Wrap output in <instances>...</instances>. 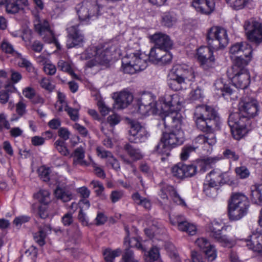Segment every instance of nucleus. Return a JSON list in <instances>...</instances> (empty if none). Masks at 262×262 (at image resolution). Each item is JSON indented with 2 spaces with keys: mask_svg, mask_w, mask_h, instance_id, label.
Returning a JSON list of instances; mask_svg holds the SVG:
<instances>
[{
  "mask_svg": "<svg viewBox=\"0 0 262 262\" xmlns=\"http://www.w3.org/2000/svg\"><path fill=\"white\" fill-rule=\"evenodd\" d=\"M196 126L205 135H200L194 140L193 146H212L216 143L215 133L220 130L221 121L218 114L211 106L202 105L196 107L193 117Z\"/></svg>",
  "mask_w": 262,
  "mask_h": 262,
  "instance_id": "f257e3e1",
  "label": "nucleus"
},
{
  "mask_svg": "<svg viewBox=\"0 0 262 262\" xmlns=\"http://www.w3.org/2000/svg\"><path fill=\"white\" fill-rule=\"evenodd\" d=\"M207 41L208 47H201L197 51V58L204 70L213 67L215 58L212 49L217 50L224 48L229 42L227 31L219 27H211L208 31Z\"/></svg>",
  "mask_w": 262,
  "mask_h": 262,
  "instance_id": "f03ea898",
  "label": "nucleus"
},
{
  "mask_svg": "<svg viewBox=\"0 0 262 262\" xmlns=\"http://www.w3.org/2000/svg\"><path fill=\"white\" fill-rule=\"evenodd\" d=\"M115 47L108 44L99 45L88 48L80 55L82 60L89 59L86 66L92 67L97 64L107 63L112 58Z\"/></svg>",
  "mask_w": 262,
  "mask_h": 262,
  "instance_id": "7ed1b4c3",
  "label": "nucleus"
},
{
  "mask_svg": "<svg viewBox=\"0 0 262 262\" xmlns=\"http://www.w3.org/2000/svg\"><path fill=\"white\" fill-rule=\"evenodd\" d=\"M155 96L151 93H142L137 100V113L142 117L157 115L164 120L162 100L155 101Z\"/></svg>",
  "mask_w": 262,
  "mask_h": 262,
  "instance_id": "20e7f679",
  "label": "nucleus"
},
{
  "mask_svg": "<svg viewBox=\"0 0 262 262\" xmlns=\"http://www.w3.org/2000/svg\"><path fill=\"white\" fill-rule=\"evenodd\" d=\"M167 77L171 80L168 83L170 88L178 91L182 88V84L193 81L195 76L192 68L185 64H177L170 70Z\"/></svg>",
  "mask_w": 262,
  "mask_h": 262,
  "instance_id": "39448f33",
  "label": "nucleus"
},
{
  "mask_svg": "<svg viewBox=\"0 0 262 262\" xmlns=\"http://www.w3.org/2000/svg\"><path fill=\"white\" fill-rule=\"evenodd\" d=\"M79 21L88 24L101 14V8L97 0H84L76 7Z\"/></svg>",
  "mask_w": 262,
  "mask_h": 262,
  "instance_id": "423d86ee",
  "label": "nucleus"
},
{
  "mask_svg": "<svg viewBox=\"0 0 262 262\" xmlns=\"http://www.w3.org/2000/svg\"><path fill=\"white\" fill-rule=\"evenodd\" d=\"M147 57L144 54H133L124 57L122 67L124 72L135 74L144 70L147 66Z\"/></svg>",
  "mask_w": 262,
  "mask_h": 262,
  "instance_id": "0eeeda50",
  "label": "nucleus"
},
{
  "mask_svg": "<svg viewBox=\"0 0 262 262\" xmlns=\"http://www.w3.org/2000/svg\"><path fill=\"white\" fill-rule=\"evenodd\" d=\"M238 112L242 116L247 119L250 124V120L258 114L259 104L257 101L251 97L245 96L242 98L238 105Z\"/></svg>",
  "mask_w": 262,
  "mask_h": 262,
  "instance_id": "6e6552de",
  "label": "nucleus"
},
{
  "mask_svg": "<svg viewBox=\"0 0 262 262\" xmlns=\"http://www.w3.org/2000/svg\"><path fill=\"white\" fill-rule=\"evenodd\" d=\"M244 28L250 41L257 45L262 42V23L250 18L245 21Z\"/></svg>",
  "mask_w": 262,
  "mask_h": 262,
  "instance_id": "1a4fd4ad",
  "label": "nucleus"
},
{
  "mask_svg": "<svg viewBox=\"0 0 262 262\" xmlns=\"http://www.w3.org/2000/svg\"><path fill=\"white\" fill-rule=\"evenodd\" d=\"M35 30L41 36L45 41L48 43H55L59 49V45L57 42L53 31L51 30L48 21L41 19L38 16H36L34 20Z\"/></svg>",
  "mask_w": 262,
  "mask_h": 262,
  "instance_id": "9d476101",
  "label": "nucleus"
},
{
  "mask_svg": "<svg viewBox=\"0 0 262 262\" xmlns=\"http://www.w3.org/2000/svg\"><path fill=\"white\" fill-rule=\"evenodd\" d=\"M67 180L62 176L52 174L51 179V184L57 185V188L54 191L56 197L62 201L66 202L72 198V194L66 189Z\"/></svg>",
  "mask_w": 262,
  "mask_h": 262,
  "instance_id": "9b49d317",
  "label": "nucleus"
},
{
  "mask_svg": "<svg viewBox=\"0 0 262 262\" xmlns=\"http://www.w3.org/2000/svg\"><path fill=\"white\" fill-rule=\"evenodd\" d=\"M79 24L74 21L69 24L67 28L68 37L67 46L68 48L80 47L84 42V37L82 32L78 29Z\"/></svg>",
  "mask_w": 262,
  "mask_h": 262,
  "instance_id": "f8f14e48",
  "label": "nucleus"
},
{
  "mask_svg": "<svg viewBox=\"0 0 262 262\" xmlns=\"http://www.w3.org/2000/svg\"><path fill=\"white\" fill-rule=\"evenodd\" d=\"M129 134V140L135 143L145 142L149 136L146 128L139 122L136 121L130 123Z\"/></svg>",
  "mask_w": 262,
  "mask_h": 262,
  "instance_id": "ddd939ff",
  "label": "nucleus"
},
{
  "mask_svg": "<svg viewBox=\"0 0 262 262\" xmlns=\"http://www.w3.org/2000/svg\"><path fill=\"white\" fill-rule=\"evenodd\" d=\"M225 227L222 224L217 221H213L208 226L207 231L210 236L216 241L224 244H228L230 242L229 238L226 235L222 234V231L226 230Z\"/></svg>",
  "mask_w": 262,
  "mask_h": 262,
  "instance_id": "4468645a",
  "label": "nucleus"
},
{
  "mask_svg": "<svg viewBox=\"0 0 262 262\" xmlns=\"http://www.w3.org/2000/svg\"><path fill=\"white\" fill-rule=\"evenodd\" d=\"M58 100L55 104V108L58 112L65 111L67 112L71 119L76 121L78 119V110L77 108H73L68 106L67 102L65 100V95L58 92Z\"/></svg>",
  "mask_w": 262,
  "mask_h": 262,
  "instance_id": "2eb2a0df",
  "label": "nucleus"
},
{
  "mask_svg": "<svg viewBox=\"0 0 262 262\" xmlns=\"http://www.w3.org/2000/svg\"><path fill=\"white\" fill-rule=\"evenodd\" d=\"M227 75L237 88L245 89L250 84V76L249 72H239L237 74L235 73L227 72Z\"/></svg>",
  "mask_w": 262,
  "mask_h": 262,
  "instance_id": "dca6fc26",
  "label": "nucleus"
},
{
  "mask_svg": "<svg viewBox=\"0 0 262 262\" xmlns=\"http://www.w3.org/2000/svg\"><path fill=\"white\" fill-rule=\"evenodd\" d=\"M252 55L244 57L243 55L234 57L233 60V65L231 69L227 72L239 73V72H249L247 66L251 60Z\"/></svg>",
  "mask_w": 262,
  "mask_h": 262,
  "instance_id": "f3484780",
  "label": "nucleus"
},
{
  "mask_svg": "<svg viewBox=\"0 0 262 262\" xmlns=\"http://www.w3.org/2000/svg\"><path fill=\"white\" fill-rule=\"evenodd\" d=\"M114 98L115 99L114 107L116 109L126 107L133 100V94L125 90L115 93Z\"/></svg>",
  "mask_w": 262,
  "mask_h": 262,
  "instance_id": "a211bd4d",
  "label": "nucleus"
},
{
  "mask_svg": "<svg viewBox=\"0 0 262 262\" xmlns=\"http://www.w3.org/2000/svg\"><path fill=\"white\" fill-rule=\"evenodd\" d=\"M252 50L251 46L246 42H237L233 45L230 49L231 57L233 59L236 56L240 55L248 57L252 55Z\"/></svg>",
  "mask_w": 262,
  "mask_h": 262,
  "instance_id": "6ab92c4d",
  "label": "nucleus"
},
{
  "mask_svg": "<svg viewBox=\"0 0 262 262\" xmlns=\"http://www.w3.org/2000/svg\"><path fill=\"white\" fill-rule=\"evenodd\" d=\"M97 155L101 158L107 159V165L110 166L115 170H118L120 168L118 161L115 158L112 154L103 149L102 147H97L96 148Z\"/></svg>",
  "mask_w": 262,
  "mask_h": 262,
  "instance_id": "aec40b11",
  "label": "nucleus"
},
{
  "mask_svg": "<svg viewBox=\"0 0 262 262\" xmlns=\"http://www.w3.org/2000/svg\"><path fill=\"white\" fill-rule=\"evenodd\" d=\"M192 6L198 11L209 14L213 11L215 4L213 0H193Z\"/></svg>",
  "mask_w": 262,
  "mask_h": 262,
  "instance_id": "412c9836",
  "label": "nucleus"
},
{
  "mask_svg": "<svg viewBox=\"0 0 262 262\" xmlns=\"http://www.w3.org/2000/svg\"><path fill=\"white\" fill-rule=\"evenodd\" d=\"M247 246L250 249L260 253L262 252V233L254 232L250 236V239L247 241Z\"/></svg>",
  "mask_w": 262,
  "mask_h": 262,
  "instance_id": "4be33fe9",
  "label": "nucleus"
},
{
  "mask_svg": "<svg viewBox=\"0 0 262 262\" xmlns=\"http://www.w3.org/2000/svg\"><path fill=\"white\" fill-rule=\"evenodd\" d=\"M228 204L237 208L247 209H248L249 206V202L248 198L241 193L233 194Z\"/></svg>",
  "mask_w": 262,
  "mask_h": 262,
  "instance_id": "5701e85b",
  "label": "nucleus"
},
{
  "mask_svg": "<svg viewBox=\"0 0 262 262\" xmlns=\"http://www.w3.org/2000/svg\"><path fill=\"white\" fill-rule=\"evenodd\" d=\"M228 124L230 128L235 126H247L249 123L247 122V119L242 116L240 112L231 113L228 118Z\"/></svg>",
  "mask_w": 262,
  "mask_h": 262,
  "instance_id": "b1692460",
  "label": "nucleus"
},
{
  "mask_svg": "<svg viewBox=\"0 0 262 262\" xmlns=\"http://www.w3.org/2000/svg\"><path fill=\"white\" fill-rule=\"evenodd\" d=\"M120 117L116 114H112L107 117V122H103L101 124V130L105 135L109 134L112 131L113 127L119 123Z\"/></svg>",
  "mask_w": 262,
  "mask_h": 262,
  "instance_id": "393cba45",
  "label": "nucleus"
},
{
  "mask_svg": "<svg viewBox=\"0 0 262 262\" xmlns=\"http://www.w3.org/2000/svg\"><path fill=\"white\" fill-rule=\"evenodd\" d=\"M228 209L229 219L232 221H237L241 219L247 213L248 210L247 209L237 208L229 204H228Z\"/></svg>",
  "mask_w": 262,
  "mask_h": 262,
  "instance_id": "a878e982",
  "label": "nucleus"
},
{
  "mask_svg": "<svg viewBox=\"0 0 262 262\" xmlns=\"http://www.w3.org/2000/svg\"><path fill=\"white\" fill-rule=\"evenodd\" d=\"M165 193L167 198L171 199L174 203L182 206L186 205L184 199L180 196L177 189L173 186H167Z\"/></svg>",
  "mask_w": 262,
  "mask_h": 262,
  "instance_id": "bb28decb",
  "label": "nucleus"
},
{
  "mask_svg": "<svg viewBox=\"0 0 262 262\" xmlns=\"http://www.w3.org/2000/svg\"><path fill=\"white\" fill-rule=\"evenodd\" d=\"M73 157L74 165H80L86 166L89 165V163L84 160L85 150L82 147L80 146L76 148L73 152Z\"/></svg>",
  "mask_w": 262,
  "mask_h": 262,
  "instance_id": "cd10ccee",
  "label": "nucleus"
},
{
  "mask_svg": "<svg viewBox=\"0 0 262 262\" xmlns=\"http://www.w3.org/2000/svg\"><path fill=\"white\" fill-rule=\"evenodd\" d=\"M167 106L169 107L167 110L169 112L180 110V99L177 94L168 95L165 98V108Z\"/></svg>",
  "mask_w": 262,
  "mask_h": 262,
  "instance_id": "c85d7f7f",
  "label": "nucleus"
},
{
  "mask_svg": "<svg viewBox=\"0 0 262 262\" xmlns=\"http://www.w3.org/2000/svg\"><path fill=\"white\" fill-rule=\"evenodd\" d=\"M164 47H154L150 50L148 58L154 63H158L164 56Z\"/></svg>",
  "mask_w": 262,
  "mask_h": 262,
  "instance_id": "c756f323",
  "label": "nucleus"
},
{
  "mask_svg": "<svg viewBox=\"0 0 262 262\" xmlns=\"http://www.w3.org/2000/svg\"><path fill=\"white\" fill-rule=\"evenodd\" d=\"M179 111L176 110L169 112V111L165 110V117H167L170 120H171L175 123L174 126L176 127H180L182 122L183 117Z\"/></svg>",
  "mask_w": 262,
  "mask_h": 262,
  "instance_id": "7c9ffc66",
  "label": "nucleus"
},
{
  "mask_svg": "<svg viewBox=\"0 0 262 262\" xmlns=\"http://www.w3.org/2000/svg\"><path fill=\"white\" fill-rule=\"evenodd\" d=\"M0 49L2 51L7 54L11 56H20V53L16 51L13 46L7 39H3L0 45Z\"/></svg>",
  "mask_w": 262,
  "mask_h": 262,
  "instance_id": "2f4dec72",
  "label": "nucleus"
},
{
  "mask_svg": "<svg viewBox=\"0 0 262 262\" xmlns=\"http://www.w3.org/2000/svg\"><path fill=\"white\" fill-rule=\"evenodd\" d=\"M165 249L167 250L168 256L173 262H181L177 249L171 242L167 241L165 243Z\"/></svg>",
  "mask_w": 262,
  "mask_h": 262,
  "instance_id": "473e14b6",
  "label": "nucleus"
},
{
  "mask_svg": "<svg viewBox=\"0 0 262 262\" xmlns=\"http://www.w3.org/2000/svg\"><path fill=\"white\" fill-rule=\"evenodd\" d=\"M216 158L207 157L201 160L198 163V166L200 168V171L204 172L210 168L211 165L216 162Z\"/></svg>",
  "mask_w": 262,
  "mask_h": 262,
  "instance_id": "72a5a7b5",
  "label": "nucleus"
},
{
  "mask_svg": "<svg viewBox=\"0 0 262 262\" xmlns=\"http://www.w3.org/2000/svg\"><path fill=\"white\" fill-rule=\"evenodd\" d=\"M220 174L212 171L206 177V181L204 184L215 188L217 186V184L220 183Z\"/></svg>",
  "mask_w": 262,
  "mask_h": 262,
  "instance_id": "f704fd0d",
  "label": "nucleus"
},
{
  "mask_svg": "<svg viewBox=\"0 0 262 262\" xmlns=\"http://www.w3.org/2000/svg\"><path fill=\"white\" fill-rule=\"evenodd\" d=\"M179 229L182 231L186 232L191 235L195 234L196 232V227L193 224L184 220L183 222L179 223Z\"/></svg>",
  "mask_w": 262,
  "mask_h": 262,
  "instance_id": "c9c22d12",
  "label": "nucleus"
},
{
  "mask_svg": "<svg viewBox=\"0 0 262 262\" xmlns=\"http://www.w3.org/2000/svg\"><path fill=\"white\" fill-rule=\"evenodd\" d=\"M124 149L129 157L134 160H140L143 157L142 153L139 149L136 148L130 144L125 145Z\"/></svg>",
  "mask_w": 262,
  "mask_h": 262,
  "instance_id": "e433bc0d",
  "label": "nucleus"
},
{
  "mask_svg": "<svg viewBox=\"0 0 262 262\" xmlns=\"http://www.w3.org/2000/svg\"><path fill=\"white\" fill-rule=\"evenodd\" d=\"M180 142L176 136V135L173 133H165V148H168L169 147H173L175 145L180 144Z\"/></svg>",
  "mask_w": 262,
  "mask_h": 262,
  "instance_id": "4c0bfd02",
  "label": "nucleus"
},
{
  "mask_svg": "<svg viewBox=\"0 0 262 262\" xmlns=\"http://www.w3.org/2000/svg\"><path fill=\"white\" fill-rule=\"evenodd\" d=\"M34 196L38 202L44 205L48 204L51 201L50 193L47 190H40Z\"/></svg>",
  "mask_w": 262,
  "mask_h": 262,
  "instance_id": "58836bf2",
  "label": "nucleus"
},
{
  "mask_svg": "<svg viewBox=\"0 0 262 262\" xmlns=\"http://www.w3.org/2000/svg\"><path fill=\"white\" fill-rule=\"evenodd\" d=\"M48 230H50L49 228L47 226H45L43 228L39 229L38 232L34 234V238L36 242L40 246H42L45 244V239Z\"/></svg>",
  "mask_w": 262,
  "mask_h": 262,
  "instance_id": "ea45409f",
  "label": "nucleus"
},
{
  "mask_svg": "<svg viewBox=\"0 0 262 262\" xmlns=\"http://www.w3.org/2000/svg\"><path fill=\"white\" fill-rule=\"evenodd\" d=\"M121 253L120 249L112 250L110 249H106L103 252L104 259L107 262H113L115 257L119 256Z\"/></svg>",
  "mask_w": 262,
  "mask_h": 262,
  "instance_id": "a19ab883",
  "label": "nucleus"
},
{
  "mask_svg": "<svg viewBox=\"0 0 262 262\" xmlns=\"http://www.w3.org/2000/svg\"><path fill=\"white\" fill-rule=\"evenodd\" d=\"M150 41L155 44V47H164V34L157 32L148 36Z\"/></svg>",
  "mask_w": 262,
  "mask_h": 262,
  "instance_id": "79ce46f5",
  "label": "nucleus"
},
{
  "mask_svg": "<svg viewBox=\"0 0 262 262\" xmlns=\"http://www.w3.org/2000/svg\"><path fill=\"white\" fill-rule=\"evenodd\" d=\"M125 230L127 233V236L124 239V245L126 247H136L138 249H142V247L139 239L136 237L128 239V230L126 228H125Z\"/></svg>",
  "mask_w": 262,
  "mask_h": 262,
  "instance_id": "37998d69",
  "label": "nucleus"
},
{
  "mask_svg": "<svg viewBox=\"0 0 262 262\" xmlns=\"http://www.w3.org/2000/svg\"><path fill=\"white\" fill-rule=\"evenodd\" d=\"M230 128L233 138L237 140L242 138L247 132L246 126L239 125Z\"/></svg>",
  "mask_w": 262,
  "mask_h": 262,
  "instance_id": "c03bdc74",
  "label": "nucleus"
},
{
  "mask_svg": "<svg viewBox=\"0 0 262 262\" xmlns=\"http://www.w3.org/2000/svg\"><path fill=\"white\" fill-rule=\"evenodd\" d=\"M17 58V63L18 66L21 68H25L29 72H32L34 68L31 63L27 59L23 57L21 54L20 56H14Z\"/></svg>",
  "mask_w": 262,
  "mask_h": 262,
  "instance_id": "a18cd8bd",
  "label": "nucleus"
},
{
  "mask_svg": "<svg viewBox=\"0 0 262 262\" xmlns=\"http://www.w3.org/2000/svg\"><path fill=\"white\" fill-rule=\"evenodd\" d=\"M132 198L136 204L140 205L147 209L150 208L151 203L150 201L147 199L141 196L138 193L134 194Z\"/></svg>",
  "mask_w": 262,
  "mask_h": 262,
  "instance_id": "49530a36",
  "label": "nucleus"
},
{
  "mask_svg": "<svg viewBox=\"0 0 262 262\" xmlns=\"http://www.w3.org/2000/svg\"><path fill=\"white\" fill-rule=\"evenodd\" d=\"M57 66L60 70L67 72L73 77H76V76L72 69L71 63L69 61L60 60L57 63Z\"/></svg>",
  "mask_w": 262,
  "mask_h": 262,
  "instance_id": "de8ad7c7",
  "label": "nucleus"
},
{
  "mask_svg": "<svg viewBox=\"0 0 262 262\" xmlns=\"http://www.w3.org/2000/svg\"><path fill=\"white\" fill-rule=\"evenodd\" d=\"M227 4L234 10H240L245 7L248 0H225Z\"/></svg>",
  "mask_w": 262,
  "mask_h": 262,
  "instance_id": "09e8293b",
  "label": "nucleus"
},
{
  "mask_svg": "<svg viewBox=\"0 0 262 262\" xmlns=\"http://www.w3.org/2000/svg\"><path fill=\"white\" fill-rule=\"evenodd\" d=\"M90 185L92 186L97 196L103 195L104 187L101 182L99 181L93 180L91 182Z\"/></svg>",
  "mask_w": 262,
  "mask_h": 262,
  "instance_id": "8fccbe9b",
  "label": "nucleus"
},
{
  "mask_svg": "<svg viewBox=\"0 0 262 262\" xmlns=\"http://www.w3.org/2000/svg\"><path fill=\"white\" fill-rule=\"evenodd\" d=\"M215 89L217 90H221L223 96L226 94L230 95L232 93V89L227 84H224L221 80L216 81L214 83Z\"/></svg>",
  "mask_w": 262,
  "mask_h": 262,
  "instance_id": "3c124183",
  "label": "nucleus"
},
{
  "mask_svg": "<svg viewBox=\"0 0 262 262\" xmlns=\"http://www.w3.org/2000/svg\"><path fill=\"white\" fill-rule=\"evenodd\" d=\"M235 172L236 176L241 179L248 178L250 176V171L247 167L241 165L235 168Z\"/></svg>",
  "mask_w": 262,
  "mask_h": 262,
  "instance_id": "603ef678",
  "label": "nucleus"
},
{
  "mask_svg": "<svg viewBox=\"0 0 262 262\" xmlns=\"http://www.w3.org/2000/svg\"><path fill=\"white\" fill-rule=\"evenodd\" d=\"M198 148V146H194L191 145H186L182 150L180 157L182 160L185 161L188 159L190 154L194 151L196 148Z\"/></svg>",
  "mask_w": 262,
  "mask_h": 262,
  "instance_id": "864d4df0",
  "label": "nucleus"
},
{
  "mask_svg": "<svg viewBox=\"0 0 262 262\" xmlns=\"http://www.w3.org/2000/svg\"><path fill=\"white\" fill-rule=\"evenodd\" d=\"M39 175L43 181H49L51 183V176L50 175V169L45 166H41L38 169Z\"/></svg>",
  "mask_w": 262,
  "mask_h": 262,
  "instance_id": "5fc2aeb1",
  "label": "nucleus"
},
{
  "mask_svg": "<svg viewBox=\"0 0 262 262\" xmlns=\"http://www.w3.org/2000/svg\"><path fill=\"white\" fill-rule=\"evenodd\" d=\"M56 149L63 156H67L69 152L67 149L65 142L61 140H57L54 143Z\"/></svg>",
  "mask_w": 262,
  "mask_h": 262,
  "instance_id": "6e6d98bb",
  "label": "nucleus"
},
{
  "mask_svg": "<svg viewBox=\"0 0 262 262\" xmlns=\"http://www.w3.org/2000/svg\"><path fill=\"white\" fill-rule=\"evenodd\" d=\"M184 170L183 164L175 165L171 168L173 176L181 179L185 178V172Z\"/></svg>",
  "mask_w": 262,
  "mask_h": 262,
  "instance_id": "4d7b16f0",
  "label": "nucleus"
},
{
  "mask_svg": "<svg viewBox=\"0 0 262 262\" xmlns=\"http://www.w3.org/2000/svg\"><path fill=\"white\" fill-rule=\"evenodd\" d=\"M258 190L259 189L258 185H253L252 186L251 190V198L252 201L254 203H258V202H262V201H261L260 192Z\"/></svg>",
  "mask_w": 262,
  "mask_h": 262,
  "instance_id": "13d9d810",
  "label": "nucleus"
},
{
  "mask_svg": "<svg viewBox=\"0 0 262 262\" xmlns=\"http://www.w3.org/2000/svg\"><path fill=\"white\" fill-rule=\"evenodd\" d=\"M203 252L208 261H212L216 257V251L214 247L212 245L205 249Z\"/></svg>",
  "mask_w": 262,
  "mask_h": 262,
  "instance_id": "bf43d9fd",
  "label": "nucleus"
},
{
  "mask_svg": "<svg viewBox=\"0 0 262 262\" xmlns=\"http://www.w3.org/2000/svg\"><path fill=\"white\" fill-rule=\"evenodd\" d=\"M183 168L185 172V178H186L194 176L196 172L197 167L193 165H183Z\"/></svg>",
  "mask_w": 262,
  "mask_h": 262,
  "instance_id": "052dcab7",
  "label": "nucleus"
},
{
  "mask_svg": "<svg viewBox=\"0 0 262 262\" xmlns=\"http://www.w3.org/2000/svg\"><path fill=\"white\" fill-rule=\"evenodd\" d=\"M224 157L228 159L231 160L233 161H237L239 158V156L234 151L226 149L223 152Z\"/></svg>",
  "mask_w": 262,
  "mask_h": 262,
  "instance_id": "680f3d73",
  "label": "nucleus"
},
{
  "mask_svg": "<svg viewBox=\"0 0 262 262\" xmlns=\"http://www.w3.org/2000/svg\"><path fill=\"white\" fill-rule=\"evenodd\" d=\"M195 244L203 251L211 246L207 239L205 238H199L195 241Z\"/></svg>",
  "mask_w": 262,
  "mask_h": 262,
  "instance_id": "e2e57ef3",
  "label": "nucleus"
},
{
  "mask_svg": "<svg viewBox=\"0 0 262 262\" xmlns=\"http://www.w3.org/2000/svg\"><path fill=\"white\" fill-rule=\"evenodd\" d=\"M6 8L7 12L11 14H14L18 12L21 9L19 5L17 4L14 1L13 3L7 4Z\"/></svg>",
  "mask_w": 262,
  "mask_h": 262,
  "instance_id": "0e129e2a",
  "label": "nucleus"
},
{
  "mask_svg": "<svg viewBox=\"0 0 262 262\" xmlns=\"http://www.w3.org/2000/svg\"><path fill=\"white\" fill-rule=\"evenodd\" d=\"M5 128L7 129L10 128V124L7 120V116L5 113L0 114V131Z\"/></svg>",
  "mask_w": 262,
  "mask_h": 262,
  "instance_id": "69168bd1",
  "label": "nucleus"
},
{
  "mask_svg": "<svg viewBox=\"0 0 262 262\" xmlns=\"http://www.w3.org/2000/svg\"><path fill=\"white\" fill-rule=\"evenodd\" d=\"M41 87L49 91H52L54 89V85L46 78H43L39 81Z\"/></svg>",
  "mask_w": 262,
  "mask_h": 262,
  "instance_id": "338daca9",
  "label": "nucleus"
},
{
  "mask_svg": "<svg viewBox=\"0 0 262 262\" xmlns=\"http://www.w3.org/2000/svg\"><path fill=\"white\" fill-rule=\"evenodd\" d=\"M44 65L43 69L45 72L48 75H53L56 72V68L55 65L48 61Z\"/></svg>",
  "mask_w": 262,
  "mask_h": 262,
  "instance_id": "774afa93",
  "label": "nucleus"
}]
</instances>
